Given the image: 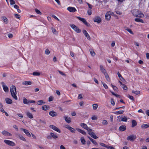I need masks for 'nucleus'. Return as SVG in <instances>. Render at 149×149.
Listing matches in <instances>:
<instances>
[{"label": "nucleus", "instance_id": "obj_41", "mask_svg": "<svg viewBox=\"0 0 149 149\" xmlns=\"http://www.w3.org/2000/svg\"><path fill=\"white\" fill-rule=\"evenodd\" d=\"M124 112V111L123 110L119 111H116V112H114V113L115 114H122Z\"/></svg>", "mask_w": 149, "mask_h": 149}, {"label": "nucleus", "instance_id": "obj_16", "mask_svg": "<svg viewBox=\"0 0 149 149\" xmlns=\"http://www.w3.org/2000/svg\"><path fill=\"white\" fill-rule=\"evenodd\" d=\"M126 129V127L124 125L120 126L119 128V130L120 131H123L125 130Z\"/></svg>", "mask_w": 149, "mask_h": 149}, {"label": "nucleus", "instance_id": "obj_53", "mask_svg": "<svg viewBox=\"0 0 149 149\" xmlns=\"http://www.w3.org/2000/svg\"><path fill=\"white\" fill-rule=\"evenodd\" d=\"M15 17L17 19H19L20 18V16L19 15L15 14L14 15Z\"/></svg>", "mask_w": 149, "mask_h": 149}, {"label": "nucleus", "instance_id": "obj_38", "mask_svg": "<svg viewBox=\"0 0 149 149\" xmlns=\"http://www.w3.org/2000/svg\"><path fill=\"white\" fill-rule=\"evenodd\" d=\"M32 74L34 76H39L40 75V73L38 72H35L33 73Z\"/></svg>", "mask_w": 149, "mask_h": 149}, {"label": "nucleus", "instance_id": "obj_43", "mask_svg": "<svg viewBox=\"0 0 149 149\" xmlns=\"http://www.w3.org/2000/svg\"><path fill=\"white\" fill-rule=\"evenodd\" d=\"M132 93H134L136 95H137L140 93V91H134V90H133L132 91Z\"/></svg>", "mask_w": 149, "mask_h": 149}, {"label": "nucleus", "instance_id": "obj_22", "mask_svg": "<svg viewBox=\"0 0 149 149\" xmlns=\"http://www.w3.org/2000/svg\"><path fill=\"white\" fill-rule=\"evenodd\" d=\"M2 133L4 135H6V136H11V134L9 132L6 131H3L2 132Z\"/></svg>", "mask_w": 149, "mask_h": 149}, {"label": "nucleus", "instance_id": "obj_42", "mask_svg": "<svg viewBox=\"0 0 149 149\" xmlns=\"http://www.w3.org/2000/svg\"><path fill=\"white\" fill-rule=\"evenodd\" d=\"M90 51L91 54L92 56H95V53L94 52V51H93V50H92V49L90 50Z\"/></svg>", "mask_w": 149, "mask_h": 149}, {"label": "nucleus", "instance_id": "obj_27", "mask_svg": "<svg viewBox=\"0 0 149 149\" xmlns=\"http://www.w3.org/2000/svg\"><path fill=\"white\" fill-rule=\"evenodd\" d=\"M100 69L101 72L103 73L104 74H105V73H106V71L104 69V68H103V66L102 65H100Z\"/></svg>", "mask_w": 149, "mask_h": 149}, {"label": "nucleus", "instance_id": "obj_3", "mask_svg": "<svg viewBox=\"0 0 149 149\" xmlns=\"http://www.w3.org/2000/svg\"><path fill=\"white\" fill-rule=\"evenodd\" d=\"M4 142L7 145L11 146H15V143L14 142L9 140H5Z\"/></svg>", "mask_w": 149, "mask_h": 149}, {"label": "nucleus", "instance_id": "obj_23", "mask_svg": "<svg viewBox=\"0 0 149 149\" xmlns=\"http://www.w3.org/2000/svg\"><path fill=\"white\" fill-rule=\"evenodd\" d=\"M49 107L48 105H44L42 107V109L45 111H47L49 109Z\"/></svg>", "mask_w": 149, "mask_h": 149}, {"label": "nucleus", "instance_id": "obj_18", "mask_svg": "<svg viewBox=\"0 0 149 149\" xmlns=\"http://www.w3.org/2000/svg\"><path fill=\"white\" fill-rule=\"evenodd\" d=\"M80 125L81 127L86 130L88 128L87 125L84 123H80Z\"/></svg>", "mask_w": 149, "mask_h": 149}, {"label": "nucleus", "instance_id": "obj_20", "mask_svg": "<svg viewBox=\"0 0 149 149\" xmlns=\"http://www.w3.org/2000/svg\"><path fill=\"white\" fill-rule=\"evenodd\" d=\"M26 114L27 117L31 119H32L33 118V116L32 113L29 112V111L26 112Z\"/></svg>", "mask_w": 149, "mask_h": 149}, {"label": "nucleus", "instance_id": "obj_15", "mask_svg": "<svg viewBox=\"0 0 149 149\" xmlns=\"http://www.w3.org/2000/svg\"><path fill=\"white\" fill-rule=\"evenodd\" d=\"M94 21L95 22H97L98 23H100L101 21V19L100 17H97L95 18Z\"/></svg>", "mask_w": 149, "mask_h": 149}, {"label": "nucleus", "instance_id": "obj_56", "mask_svg": "<svg viewBox=\"0 0 149 149\" xmlns=\"http://www.w3.org/2000/svg\"><path fill=\"white\" fill-rule=\"evenodd\" d=\"M53 97L51 96L49 98L48 101L49 102H51L53 101Z\"/></svg>", "mask_w": 149, "mask_h": 149}, {"label": "nucleus", "instance_id": "obj_11", "mask_svg": "<svg viewBox=\"0 0 149 149\" xmlns=\"http://www.w3.org/2000/svg\"><path fill=\"white\" fill-rule=\"evenodd\" d=\"M118 118L119 119H120V120L119 121H124V122H127V117L125 116H124V117H120V116H118Z\"/></svg>", "mask_w": 149, "mask_h": 149}, {"label": "nucleus", "instance_id": "obj_52", "mask_svg": "<svg viewBox=\"0 0 149 149\" xmlns=\"http://www.w3.org/2000/svg\"><path fill=\"white\" fill-rule=\"evenodd\" d=\"M35 10L36 12V13L37 14H40V15H41V12L38 10L37 9H35Z\"/></svg>", "mask_w": 149, "mask_h": 149}, {"label": "nucleus", "instance_id": "obj_12", "mask_svg": "<svg viewBox=\"0 0 149 149\" xmlns=\"http://www.w3.org/2000/svg\"><path fill=\"white\" fill-rule=\"evenodd\" d=\"M67 10L71 12H74L77 11V10L75 8L71 7L68 8Z\"/></svg>", "mask_w": 149, "mask_h": 149}, {"label": "nucleus", "instance_id": "obj_7", "mask_svg": "<svg viewBox=\"0 0 149 149\" xmlns=\"http://www.w3.org/2000/svg\"><path fill=\"white\" fill-rule=\"evenodd\" d=\"M82 32L84 34L85 36L86 37L87 39L89 40H91V38L86 31L85 30H83Z\"/></svg>", "mask_w": 149, "mask_h": 149}, {"label": "nucleus", "instance_id": "obj_10", "mask_svg": "<svg viewBox=\"0 0 149 149\" xmlns=\"http://www.w3.org/2000/svg\"><path fill=\"white\" fill-rule=\"evenodd\" d=\"M133 15L136 17H139L141 18H143L144 16V14L141 12H139L138 14H134V13Z\"/></svg>", "mask_w": 149, "mask_h": 149}, {"label": "nucleus", "instance_id": "obj_44", "mask_svg": "<svg viewBox=\"0 0 149 149\" xmlns=\"http://www.w3.org/2000/svg\"><path fill=\"white\" fill-rule=\"evenodd\" d=\"M39 122L40 123H42L44 125L46 124V122L45 120H42V119H40L39 120Z\"/></svg>", "mask_w": 149, "mask_h": 149}, {"label": "nucleus", "instance_id": "obj_24", "mask_svg": "<svg viewBox=\"0 0 149 149\" xmlns=\"http://www.w3.org/2000/svg\"><path fill=\"white\" fill-rule=\"evenodd\" d=\"M1 19L6 24H7L8 22V20L7 18L4 16H2L1 17Z\"/></svg>", "mask_w": 149, "mask_h": 149}, {"label": "nucleus", "instance_id": "obj_46", "mask_svg": "<svg viewBox=\"0 0 149 149\" xmlns=\"http://www.w3.org/2000/svg\"><path fill=\"white\" fill-rule=\"evenodd\" d=\"M121 86L124 90H127V87L124 84L123 85Z\"/></svg>", "mask_w": 149, "mask_h": 149}, {"label": "nucleus", "instance_id": "obj_37", "mask_svg": "<svg viewBox=\"0 0 149 149\" xmlns=\"http://www.w3.org/2000/svg\"><path fill=\"white\" fill-rule=\"evenodd\" d=\"M19 138L21 140L24 141H26V139H25V138L24 137L21 135H18Z\"/></svg>", "mask_w": 149, "mask_h": 149}, {"label": "nucleus", "instance_id": "obj_35", "mask_svg": "<svg viewBox=\"0 0 149 149\" xmlns=\"http://www.w3.org/2000/svg\"><path fill=\"white\" fill-rule=\"evenodd\" d=\"M51 30H52L53 33L54 34H55L56 35H57L58 34V32L56 31V30L53 27L51 28Z\"/></svg>", "mask_w": 149, "mask_h": 149}, {"label": "nucleus", "instance_id": "obj_14", "mask_svg": "<svg viewBox=\"0 0 149 149\" xmlns=\"http://www.w3.org/2000/svg\"><path fill=\"white\" fill-rule=\"evenodd\" d=\"M4 83L3 82L2 83V84L3 85L2 86L3 89L5 92H8L9 91L8 88L7 86H6L4 85Z\"/></svg>", "mask_w": 149, "mask_h": 149}, {"label": "nucleus", "instance_id": "obj_25", "mask_svg": "<svg viewBox=\"0 0 149 149\" xmlns=\"http://www.w3.org/2000/svg\"><path fill=\"white\" fill-rule=\"evenodd\" d=\"M50 134H51L52 138H53L54 139H56L58 138V136L57 135L51 132Z\"/></svg>", "mask_w": 149, "mask_h": 149}, {"label": "nucleus", "instance_id": "obj_49", "mask_svg": "<svg viewBox=\"0 0 149 149\" xmlns=\"http://www.w3.org/2000/svg\"><path fill=\"white\" fill-rule=\"evenodd\" d=\"M87 130L88 132V134L90 135L91 134L92 132H92V130L89 128H88V129H87Z\"/></svg>", "mask_w": 149, "mask_h": 149}, {"label": "nucleus", "instance_id": "obj_63", "mask_svg": "<svg viewBox=\"0 0 149 149\" xmlns=\"http://www.w3.org/2000/svg\"><path fill=\"white\" fill-rule=\"evenodd\" d=\"M8 37L10 38H12L13 37V35L11 33H10L8 34Z\"/></svg>", "mask_w": 149, "mask_h": 149}, {"label": "nucleus", "instance_id": "obj_17", "mask_svg": "<svg viewBox=\"0 0 149 149\" xmlns=\"http://www.w3.org/2000/svg\"><path fill=\"white\" fill-rule=\"evenodd\" d=\"M49 115L52 116V117H54L57 116V113L53 111H51L49 112Z\"/></svg>", "mask_w": 149, "mask_h": 149}, {"label": "nucleus", "instance_id": "obj_39", "mask_svg": "<svg viewBox=\"0 0 149 149\" xmlns=\"http://www.w3.org/2000/svg\"><path fill=\"white\" fill-rule=\"evenodd\" d=\"M93 108L94 110H96L98 107V105L97 104H93Z\"/></svg>", "mask_w": 149, "mask_h": 149}, {"label": "nucleus", "instance_id": "obj_1", "mask_svg": "<svg viewBox=\"0 0 149 149\" xmlns=\"http://www.w3.org/2000/svg\"><path fill=\"white\" fill-rule=\"evenodd\" d=\"M10 90L12 96L15 100H17L16 96L17 92L16 88L14 86H11L10 88Z\"/></svg>", "mask_w": 149, "mask_h": 149}, {"label": "nucleus", "instance_id": "obj_21", "mask_svg": "<svg viewBox=\"0 0 149 149\" xmlns=\"http://www.w3.org/2000/svg\"><path fill=\"white\" fill-rule=\"evenodd\" d=\"M5 101L6 103L8 104H11L13 102L12 100L8 98H6L5 99Z\"/></svg>", "mask_w": 149, "mask_h": 149}, {"label": "nucleus", "instance_id": "obj_59", "mask_svg": "<svg viewBox=\"0 0 149 149\" xmlns=\"http://www.w3.org/2000/svg\"><path fill=\"white\" fill-rule=\"evenodd\" d=\"M64 126L65 128H67L69 130L71 127L70 125H65Z\"/></svg>", "mask_w": 149, "mask_h": 149}, {"label": "nucleus", "instance_id": "obj_54", "mask_svg": "<svg viewBox=\"0 0 149 149\" xmlns=\"http://www.w3.org/2000/svg\"><path fill=\"white\" fill-rule=\"evenodd\" d=\"M45 53L47 55H49L50 53V51L49 49H47L45 50Z\"/></svg>", "mask_w": 149, "mask_h": 149}, {"label": "nucleus", "instance_id": "obj_36", "mask_svg": "<svg viewBox=\"0 0 149 149\" xmlns=\"http://www.w3.org/2000/svg\"><path fill=\"white\" fill-rule=\"evenodd\" d=\"M43 103L45 104V102H43L42 100H39L37 102V104L38 105H41Z\"/></svg>", "mask_w": 149, "mask_h": 149}, {"label": "nucleus", "instance_id": "obj_8", "mask_svg": "<svg viewBox=\"0 0 149 149\" xmlns=\"http://www.w3.org/2000/svg\"><path fill=\"white\" fill-rule=\"evenodd\" d=\"M49 127L50 128L60 133L61 132V130H59V129L54 125H50Z\"/></svg>", "mask_w": 149, "mask_h": 149}, {"label": "nucleus", "instance_id": "obj_34", "mask_svg": "<svg viewBox=\"0 0 149 149\" xmlns=\"http://www.w3.org/2000/svg\"><path fill=\"white\" fill-rule=\"evenodd\" d=\"M125 30L128 31L130 33L132 34H133V33L132 31V30L131 29H129L127 27H125Z\"/></svg>", "mask_w": 149, "mask_h": 149}, {"label": "nucleus", "instance_id": "obj_5", "mask_svg": "<svg viewBox=\"0 0 149 149\" xmlns=\"http://www.w3.org/2000/svg\"><path fill=\"white\" fill-rule=\"evenodd\" d=\"M77 17L79 20L81 21L87 26H89L90 25V24L87 22L86 20L84 18H82L79 17Z\"/></svg>", "mask_w": 149, "mask_h": 149}, {"label": "nucleus", "instance_id": "obj_62", "mask_svg": "<svg viewBox=\"0 0 149 149\" xmlns=\"http://www.w3.org/2000/svg\"><path fill=\"white\" fill-rule=\"evenodd\" d=\"M88 14L89 15H91V10H88Z\"/></svg>", "mask_w": 149, "mask_h": 149}, {"label": "nucleus", "instance_id": "obj_45", "mask_svg": "<svg viewBox=\"0 0 149 149\" xmlns=\"http://www.w3.org/2000/svg\"><path fill=\"white\" fill-rule=\"evenodd\" d=\"M69 130L72 133H74L75 132V130L72 127H70Z\"/></svg>", "mask_w": 149, "mask_h": 149}, {"label": "nucleus", "instance_id": "obj_26", "mask_svg": "<svg viewBox=\"0 0 149 149\" xmlns=\"http://www.w3.org/2000/svg\"><path fill=\"white\" fill-rule=\"evenodd\" d=\"M149 127V123L147 124H143L141 126L142 129H146Z\"/></svg>", "mask_w": 149, "mask_h": 149}, {"label": "nucleus", "instance_id": "obj_29", "mask_svg": "<svg viewBox=\"0 0 149 149\" xmlns=\"http://www.w3.org/2000/svg\"><path fill=\"white\" fill-rule=\"evenodd\" d=\"M76 130L79 132L81 133L83 135H85L86 134V132L84 130H81L79 128H77Z\"/></svg>", "mask_w": 149, "mask_h": 149}, {"label": "nucleus", "instance_id": "obj_50", "mask_svg": "<svg viewBox=\"0 0 149 149\" xmlns=\"http://www.w3.org/2000/svg\"><path fill=\"white\" fill-rule=\"evenodd\" d=\"M111 103L112 105L114 106L115 104L114 100L112 98L111 100Z\"/></svg>", "mask_w": 149, "mask_h": 149}, {"label": "nucleus", "instance_id": "obj_40", "mask_svg": "<svg viewBox=\"0 0 149 149\" xmlns=\"http://www.w3.org/2000/svg\"><path fill=\"white\" fill-rule=\"evenodd\" d=\"M81 141L82 143L83 144V145H84L85 144V143H86V141L85 140V139H84V138L83 137H82L81 138Z\"/></svg>", "mask_w": 149, "mask_h": 149}, {"label": "nucleus", "instance_id": "obj_19", "mask_svg": "<svg viewBox=\"0 0 149 149\" xmlns=\"http://www.w3.org/2000/svg\"><path fill=\"white\" fill-rule=\"evenodd\" d=\"M64 118L65 120L67 123H69L71 122V119L70 117L65 116Z\"/></svg>", "mask_w": 149, "mask_h": 149}, {"label": "nucleus", "instance_id": "obj_2", "mask_svg": "<svg viewBox=\"0 0 149 149\" xmlns=\"http://www.w3.org/2000/svg\"><path fill=\"white\" fill-rule=\"evenodd\" d=\"M70 26L77 33L81 32V30L74 24H71Z\"/></svg>", "mask_w": 149, "mask_h": 149}, {"label": "nucleus", "instance_id": "obj_4", "mask_svg": "<svg viewBox=\"0 0 149 149\" xmlns=\"http://www.w3.org/2000/svg\"><path fill=\"white\" fill-rule=\"evenodd\" d=\"M23 102L24 104H28L29 103H35L36 102L34 100H28L27 99L25 98H23Z\"/></svg>", "mask_w": 149, "mask_h": 149}, {"label": "nucleus", "instance_id": "obj_9", "mask_svg": "<svg viewBox=\"0 0 149 149\" xmlns=\"http://www.w3.org/2000/svg\"><path fill=\"white\" fill-rule=\"evenodd\" d=\"M111 12H107L105 15V18L107 20H109L111 18L110 14Z\"/></svg>", "mask_w": 149, "mask_h": 149}, {"label": "nucleus", "instance_id": "obj_51", "mask_svg": "<svg viewBox=\"0 0 149 149\" xmlns=\"http://www.w3.org/2000/svg\"><path fill=\"white\" fill-rule=\"evenodd\" d=\"M102 123L103 125H106L108 124V122L107 120H104L102 122Z\"/></svg>", "mask_w": 149, "mask_h": 149}, {"label": "nucleus", "instance_id": "obj_30", "mask_svg": "<svg viewBox=\"0 0 149 149\" xmlns=\"http://www.w3.org/2000/svg\"><path fill=\"white\" fill-rule=\"evenodd\" d=\"M22 84L24 85L27 86L31 85V82L29 81H25L23 82Z\"/></svg>", "mask_w": 149, "mask_h": 149}, {"label": "nucleus", "instance_id": "obj_64", "mask_svg": "<svg viewBox=\"0 0 149 149\" xmlns=\"http://www.w3.org/2000/svg\"><path fill=\"white\" fill-rule=\"evenodd\" d=\"M17 115L19 117L21 118H23V116L21 113H18L17 114Z\"/></svg>", "mask_w": 149, "mask_h": 149}, {"label": "nucleus", "instance_id": "obj_47", "mask_svg": "<svg viewBox=\"0 0 149 149\" xmlns=\"http://www.w3.org/2000/svg\"><path fill=\"white\" fill-rule=\"evenodd\" d=\"M127 97L129 98L131 100H133V101L134 100V99L133 97L132 96L130 95H127Z\"/></svg>", "mask_w": 149, "mask_h": 149}, {"label": "nucleus", "instance_id": "obj_58", "mask_svg": "<svg viewBox=\"0 0 149 149\" xmlns=\"http://www.w3.org/2000/svg\"><path fill=\"white\" fill-rule=\"evenodd\" d=\"M102 83L103 84V85L104 87V88L105 89L108 88V87L106 84H105L104 83Z\"/></svg>", "mask_w": 149, "mask_h": 149}, {"label": "nucleus", "instance_id": "obj_48", "mask_svg": "<svg viewBox=\"0 0 149 149\" xmlns=\"http://www.w3.org/2000/svg\"><path fill=\"white\" fill-rule=\"evenodd\" d=\"M91 141L92 142V143L93 144H94L95 145H97V143L95 141V140H94L93 139H92Z\"/></svg>", "mask_w": 149, "mask_h": 149}, {"label": "nucleus", "instance_id": "obj_55", "mask_svg": "<svg viewBox=\"0 0 149 149\" xmlns=\"http://www.w3.org/2000/svg\"><path fill=\"white\" fill-rule=\"evenodd\" d=\"M10 1L11 5L14 4L15 3V2L13 0H10Z\"/></svg>", "mask_w": 149, "mask_h": 149}, {"label": "nucleus", "instance_id": "obj_6", "mask_svg": "<svg viewBox=\"0 0 149 149\" xmlns=\"http://www.w3.org/2000/svg\"><path fill=\"white\" fill-rule=\"evenodd\" d=\"M136 138V135L134 134H132L128 136L127 139V140H130L133 141H134V140Z\"/></svg>", "mask_w": 149, "mask_h": 149}, {"label": "nucleus", "instance_id": "obj_60", "mask_svg": "<svg viewBox=\"0 0 149 149\" xmlns=\"http://www.w3.org/2000/svg\"><path fill=\"white\" fill-rule=\"evenodd\" d=\"M58 72H59V73L60 74H61V75H63V76H65V74L64 73H63L61 71L58 70Z\"/></svg>", "mask_w": 149, "mask_h": 149}, {"label": "nucleus", "instance_id": "obj_31", "mask_svg": "<svg viewBox=\"0 0 149 149\" xmlns=\"http://www.w3.org/2000/svg\"><path fill=\"white\" fill-rule=\"evenodd\" d=\"M132 127H133L137 125V123L135 120H133L132 121Z\"/></svg>", "mask_w": 149, "mask_h": 149}, {"label": "nucleus", "instance_id": "obj_32", "mask_svg": "<svg viewBox=\"0 0 149 149\" xmlns=\"http://www.w3.org/2000/svg\"><path fill=\"white\" fill-rule=\"evenodd\" d=\"M90 135L94 139H96L98 138V137L96 136L95 134L93 132H92Z\"/></svg>", "mask_w": 149, "mask_h": 149}, {"label": "nucleus", "instance_id": "obj_28", "mask_svg": "<svg viewBox=\"0 0 149 149\" xmlns=\"http://www.w3.org/2000/svg\"><path fill=\"white\" fill-rule=\"evenodd\" d=\"M105 78L107 80V81L109 82L110 81V79L109 78V77L108 74L106 73H105L104 74Z\"/></svg>", "mask_w": 149, "mask_h": 149}, {"label": "nucleus", "instance_id": "obj_33", "mask_svg": "<svg viewBox=\"0 0 149 149\" xmlns=\"http://www.w3.org/2000/svg\"><path fill=\"white\" fill-rule=\"evenodd\" d=\"M135 21L138 22H141L142 23H144V22L143 20L142 19H139V18H135L134 19Z\"/></svg>", "mask_w": 149, "mask_h": 149}, {"label": "nucleus", "instance_id": "obj_57", "mask_svg": "<svg viewBox=\"0 0 149 149\" xmlns=\"http://www.w3.org/2000/svg\"><path fill=\"white\" fill-rule=\"evenodd\" d=\"M51 136V134H49L47 136V139H52V136Z\"/></svg>", "mask_w": 149, "mask_h": 149}, {"label": "nucleus", "instance_id": "obj_13", "mask_svg": "<svg viewBox=\"0 0 149 149\" xmlns=\"http://www.w3.org/2000/svg\"><path fill=\"white\" fill-rule=\"evenodd\" d=\"M21 129L28 136H31V135L28 130L23 128H21Z\"/></svg>", "mask_w": 149, "mask_h": 149}, {"label": "nucleus", "instance_id": "obj_61", "mask_svg": "<svg viewBox=\"0 0 149 149\" xmlns=\"http://www.w3.org/2000/svg\"><path fill=\"white\" fill-rule=\"evenodd\" d=\"M79 104L80 106H83L84 105V102L83 101H81L79 102Z\"/></svg>", "mask_w": 149, "mask_h": 149}]
</instances>
